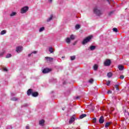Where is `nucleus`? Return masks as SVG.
Here are the masks:
<instances>
[{"label":"nucleus","instance_id":"39448f33","mask_svg":"<svg viewBox=\"0 0 129 129\" xmlns=\"http://www.w3.org/2000/svg\"><path fill=\"white\" fill-rule=\"evenodd\" d=\"M16 51L17 53H20L23 51V47L22 46H18L16 47Z\"/></svg>","mask_w":129,"mask_h":129},{"label":"nucleus","instance_id":"c85d7f7f","mask_svg":"<svg viewBox=\"0 0 129 129\" xmlns=\"http://www.w3.org/2000/svg\"><path fill=\"white\" fill-rule=\"evenodd\" d=\"M52 19H53V17H50L49 18H48V19H47V22H50V21H52Z\"/></svg>","mask_w":129,"mask_h":129},{"label":"nucleus","instance_id":"4468645a","mask_svg":"<svg viewBox=\"0 0 129 129\" xmlns=\"http://www.w3.org/2000/svg\"><path fill=\"white\" fill-rule=\"evenodd\" d=\"M86 114H83L80 116V119H82V118H84V117H86Z\"/></svg>","mask_w":129,"mask_h":129},{"label":"nucleus","instance_id":"de8ad7c7","mask_svg":"<svg viewBox=\"0 0 129 129\" xmlns=\"http://www.w3.org/2000/svg\"><path fill=\"white\" fill-rule=\"evenodd\" d=\"M50 17H53V15H51L50 16Z\"/></svg>","mask_w":129,"mask_h":129},{"label":"nucleus","instance_id":"c9c22d12","mask_svg":"<svg viewBox=\"0 0 129 129\" xmlns=\"http://www.w3.org/2000/svg\"><path fill=\"white\" fill-rule=\"evenodd\" d=\"M120 79H123V78H124V76H120Z\"/></svg>","mask_w":129,"mask_h":129},{"label":"nucleus","instance_id":"473e14b6","mask_svg":"<svg viewBox=\"0 0 129 129\" xmlns=\"http://www.w3.org/2000/svg\"><path fill=\"white\" fill-rule=\"evenodd\" d=\"M109 84H110V81H108L106 82V85L107 86H109Z\"/></svg>","mask_w":129,"mask_h":129},{"label":"nucleus","instance_id":"c756f323","mask_svg":"<svg viewBox=\"0 0 129 129\" xmlns=\"http://www.w3.org/2000/svg\"><path fill=\"white\" fill-rule=\"evenodd\" d=\"M12 57V54H8L6 55V58H11Z\"/></svg>","mask_w":129,"mask_h":129},{"label":"nucleus","instance_id":"2eb2a0df","mask_svg":"<svg viewBox=\"0 0 129 129\" xmlns=\"http://www.w3.org/2000/svg\"><path fill=\"white\" fill-rule=\"evenodd\" d=\"M44 123H45V120H44V119L39 121V124L40 125H44Z\"/></svg>","mask_w":129,"mask_h":129},{"label":"nucleus","instance_id":"20e7f679","mask_svg":"<svg viewBox=\"0 0 129 129\" xmlns=\"http://www.w3.org/2000/svg\"><path fill=\"white\" fill-rule=\"evenodd\" d=\"M105 66H110V64H111V61L110 59H106L104 62Z\"/></svg>","mask_w":129,"mask_h":129},{"label":"nucleus","instance_id":"a211bd4d","mask_svg":"<svg viewBox=\"0 0 129 129\" xmlns=\"http://www.w3.org/2000/svg\"><path fill=\"white\" fill-rule=\"evenodd\" d=\"M93 68H94V70H95V71H96V70L98 69V65L95 64L93 67Z\"/></svg>","mask_w":129,"mask_h":129},{"label":"nucleus","instance_id":"393cba45","mask_svg":"<svg viewBox=\"0 0 129 129\" xmlns=\"http://www.w3.org/2000/svg\"><path fill=\"white\" fill-rule=\"evenodd\" d=\"M76 58V56H75V55L71 56V60H72V61H73V60H75Z\"/></svg>","mask_w":129,"mask_h":129},{"label":"nucleus","instance_id":"e433bc0d","mask_svg":"<svg viewBox=\"0 0 129 129\" xmlns=\"http://www.w3.org/2000/svg\"><path fill=\"white\" fill-rule=\"evenodd\" d=\"M77 42L78 41H76L74 42V43H73V45L75 46V45H76V44H77Z\"/></svg>","mask_w":129,"mask_h":129},{"label":"nucleus","instance_id":"aec40b11","mask_svg":"<svg viewBox=\"0 0 129 129\" xmlns=\"http://www.w3.org/2000/svg\"><path fill=\"white\" fill-rule=\"evenodd\" d=\"M49 51L50 52V53H54V50L53 49V47H50L49 48Z\"/></svg>","mask_w":129,"mask_h":129},{"label":"nucleus","instance_id":"f257e3e1","mask_svg":"<svg viewBox=\"0 0 129 129\" xmlns=\"http://www.w3.org/2000/svg\"><path fill=\"white\" fill-rule=\"evenodd\" d=\"M92 35H90L86 37L85 39L83 40V41L82 42V44L83 45H85V44H87L89 42H90V40L92 39Z\"/></svg>","mask_w":129,"mask_h":129},{"label":"nucleus","instance_id":"423d86ee","mask_svg":"<svg viewBox=\"0 0 129 129\" xmlns=\"http://www.w3.org/2000/svg\"><path fill=\"white\" fill-rule=\"evenodd\" d=\"M45 60H46V62H52L53 58L46 56L45 57Z\"/></svg>","mask_w":129,"mask_h":129},{"label":"nucleus","instance_id":"8fccbe9b","mask_svg":"<svg viewBox=\"0 0 129 129\" xmlns=\"http://www.w3.org/2000/svg\"><path fill=\"white\" fill-rule=\"evenodd\" d=\"M62 110H64V109L62 108Z\"/></svg>","mask_w":129,"mask_h":129},{"label":"nucleus","instance_id":"79ce46f5","mask_svg":"<svg viewBox=\"0 0 129 129\" xmlns=\"http://www.w3.org/2000/svg\"><path fill=\"white\" fill-rule=\"evenodd\" d=\"M26 129H29V128H30V126H26Z\"/></svg>","mask_w":129,"mask_h":129},{"label":"nucleus","instance_id":"dca6fc26","mask_svg":"<svg viewBox=\"0 0 129 129\" xmlns=\"http://www.w3.org/2000/svg\"><path fill=\"white\" fill-rule=\"evenodd\" d=\"M95 48H96L95 46L92 45L90 47V49L91 51H93V50H95Z\"/></svg>","mask_w":129,"mask_h":129},{"label":"nucleus","instance_id":"ddd939ff","mask_svg":"<svg viewBox=\"0 0 129 129\" xmlns=\"http://www.w3.org/2000/svg\"><path fill=\"white\" fill-rule=\"evenodd\" d=\"M66 42L67 43V44H70V43H71V39L70 38L68 37L66 39Z\"/></svg>","mask_w":129,"mask_h":129},{"label":"nucleus","instance_id":"a878e982","mask_svg":"<svg viewBox=\"0 0 129 129\" xmlns=\"http://www.w3.org/2000/svg\"><path fill=\"white\" fill-rule=\"evenodd\" d=\"M44 30H45V27H42L41 28H40L39 29V32H43V31H44Z\"/></svg>","mask_w":129,"mask_h":129},{"label":"nucleus","instance_id":"f3484780","mask_svg":"<svg viewBox=\"0 0 129 129\" xmlns=\"http://www.w3.org/2000/svg\"><path fill=\"white\" fill-rule=\"evenodd\" d=\"M107 77H108V78H110L111 77H112V73H108L107 75Z\"/></svg>","mask_w":129,"mask_h":129},{"label":"nucleus","instance_id":"6ab92c4d","mask_svg":"<svg viewBox=\"0 0 129 129\" xmlns=\"http://www.w3.org/2000/svg\"><path fill=\"white\" fill-rule=\"evenodd\" d=\"M111 123V122H106L105 125V127H108V126H109V124H110Z\"/></svg>","mask_w":129,"mask_h":129},{"label":"nucleus","instance_id":"72a5a7b5","mask_svg":"<svg viewBox=\"0 0 129 129\" xmlns=\"http://www.w3.org/2000/svg\"><path fill=\"white\" fill-rule=\"evenodd\" d=\"M5 54V51L0 53V57H2Z\"/></svg>","mask_w":129,"mask_h":129},{"label":"nucleus","instance_id":"4be33fe9","mask_svg":"<svg viewBox=\"0 0 129 129\" xmlns=\"http://www.w3.org/2000/svg\"><path fill=\"white\" fill-rule=\"evenodd\" d=\"M70 39L71 40H75V36L74 35H71L70 36Z\"/></svg>","mask_w":129,"mask_h":129},{"label":"nucleus","instance_id":"c03bdc74","mask_svg":"<svg viewBox=\"0 0 129 129\" xmlns=\"http://www.w3.org/2000/svg\"><path fill=\"white\" fill-rule=\"evenodd\" d=\"M31 55H32V53L29 54H28V57H30Z\"/></svg>","mask_w":129,"mask_h":129},{"label":"nucleus","instance_id":"f8f14e48","mask_svg":"<svg viewBox=\"0 0 129 129\" xmlns=\"http://www.w3.org/2000/svg\"><path fill=\"white\" fill-rule=\"evenodd\" d=\"M118 69H119V70H120V71H122V70L124 69V67H123V66L119 65L118 66Z\"/></svg>","mask_w":129,"mask_h":129},{"label":"nucleus","instance_id":"49530a36","mask_svg":"<svg viewBox=\"0 0 129 129\" xmlns=\"http://www.w3.org/2000/svg\"><path fill=\"white\" fill-rule=\"evenodd\" d=\"M108 3H109V4H110V3L109 2V0H107Z\"/></svg>","mask_w":129,"mask_h":129},{"label":"nucleus","instance_id":"f704fd0d","mask_svg":"<svg viewBox=\"0 0 129 129\" xmlns=\"http://www.w3.org/2000/svg\"><path fill=\"white\" fill-rule=\"evenodd\" d=\"M93 122H94L95 123V122H96V118H94L93 119Z\"/></svg>","mask_w":129,"mask_h":129},{"label":"nucleus","instance_id":"ea45409f","mask_svg":"<svg viewBox=\"0 0 129 129\" xmlns=\"http://www.w3.org/2000/svg\"><path fill=\"white\" fill-rule=\"evenodd\" d=\"M4 71H6V72H7L8 69H7V68H5L4 69Z\"/></svg>","mask_w":129,"mask_h":129},{"label":"nucleus","instance_id":"f03ea898","mask_svg":"<svg viewBox=\"0 0 129 129\" xmlns=\"http://www.w3.org/2000/svg\"><path fill=\"white\" fill-rule=\"evenodd\" d=\"M93 13L97 16H100V15H102V12H101L98 7H95L94 8Z\"/></svg>","mask_w":129,"mask_h":129},{"label":"nucleus","instance_id":"b1692460","mask_svg":"<svg viewBox=\"0 0 129 129\" xmlns=\"http://www.w3.org/2000/svg\"><path fill=\"white\" fill-rule=\"evenodd\" d=\"M79 29H80V25L79 24L76 25V30H79Z\"/></svg>","mask_w":129,"mask_h":129},{"label":"nucleus","instance_id":"412c9836","mask_svg":"<svg viewBox=\"0 0 129 129\" xmlns=\"http://www.w3.org/2000/svg\"><path fill=\"white\" fill-rule=\"evenodd\" d=\"M7 33V30H3L2 31H1V35H5V34Z\"/></svg>","mask_w":129,"mask_h":129},{"label":"nucleus","instance_id":"37998d69","mask_svg":"<svg viewBox=\"0 0 129 129\" xmlns=\"http://www.w3.org/2000/svg\"><path fill=\"white\" fill-rule=\"evenodd\" d=\"M78 98H80V96H77V97H76V99H78Z\"/></svg>","mask_w":129,"mask_h":129},{"label":"nucleus","instance_id":"a18cd8bd","mask_svg":"<svg viewBox=\"0 0 129 129\" xmlns=\"http://www.w3.org/2000/svg\"><path fill=\"white\" fill-rule=\"evenodd\" d=\"M48 1L49 2V3H52V0H48Z\"/></svg>","mask_w":129,"mask_h":129},{"label":"nucleus","instance_id":"9b49d317","mask_svg":"<svg viewBox=\"0 0 129 129\" xmlns=\"http://www.w3.org/2000/svg\"><path fill=\"white\" fill-rule=\"evenodd\" d=\"M32 95L33 97H37V96L39 95V93H38V92H33Z\"/></svg>","mask_w":129,"mask_h":129},{"label":"nucleus","instance_id":"4c0bfd02","mask_svg":"<svg viewBox=\"0 0 129 129\" xmlns=\"http://www.w3.org/2000/svg\"><path fill=\"white\" fill-rule=\"evenodd\" d=\"M37 52H38V51H34L32 52V53H33V54H37Z\"/></svg>","mask_w":129,"mask_h":129},{"label":"nucleus","instance_id":"9d476101","mask_svg":"<svg viewBox=\"0 0 129 129\" xmlns=\"http://www.w3.org/2000/svg\"><path fill=\"white\" fill-rule=\"evenodd\" d=\"M74 121H75V117H71L69 120V123L71 124V123H73Z\"/></svg>","mask_w":129,"mask_h":129},{"label":"nucleus","instance_id":"a19ab883","mask_svg":"<svg viewBox=\"0 0 129 129\" xmlns=\"http://www.w3.org/2000/svg\"><path fill=\"white\" fill-rule=\"evenodd\" d=\"M107 93L108 94H110V93H111V91H110V90L108 91Z\"/></svg>","mask_w":129,"mask_h":129},{"label":"nucleus","instance_id":"09e8293b","mask_svg":"<svg viewBox=\"0 0 129 129\" xmlns=\"http://www.w3.org/2000/svg\"><path fill=\"white\" fill-rule=\"evenodd\" d=\"M27 104H25V106H27Z\"/></svg>","mask_w":129,"mask_h":129},{"label":"nucleus","instance_id":"bb28decb","mask_svg":"<svg viewBox=\"0 0 129 129\" xmlns=\"http://www.w3.org/2000/svg\"><path fill=\"white\" fill-rule=\"evenodd\" d=\"M113 32H115V33H117L118 32V30H117V28H113Z\"/></svg>","mask_w":129,"mask_h":129},{"label":"nucleus","instance_id":"7c9ffc66","mask_svg":"<svg viewBox=\"0 0 129 129\" xmlns=\"http://www.w3.org/2000/svg\"><path fill=\"white\" fill-rule=\"evenodd\" d=\"M115 88L116 89V90H119V89L118 88V85H115Z\"/></svg>","mask_w":129,"mask_h":129},{"label":"nucleus","instance_id":"7ed1b4c3","mask_svg":"<svg viewBox=\"0 0 129 129\" xmlns=\"http://www.w3.org/2000/svg\"><path fill=\"white\" fill-rule=\"evenodd\" d=\"M28 11H29V7L26 6L21 9L20 13L21 14H25L27 13Z\"/></svg>","mask_w":129,"mask_h":129},{"label":"nucleus","instance_id":"6e6552de","mask_svg":"<svg viewBox=\"0 0 129 129\" xmlns=\"http://www.w3.org/2000/svg\"><path fill=\"white\" fill-rule=\"evenodd\" d=\"M33 89H28V91H27V95L28 96H30V95H33Z\"/></svg>","mask_w":129,"mask_h":129},{"label":"nucleus","instance_id":"2f4dec72","mask_svg":"<svg viewBox=\"0 0 129 129\" xmlns=\"http://www.w3.org/2000/svg\"><path fill=\"white\" fill-rule=\"evenodd\" d=\"M89 83H91L92 84V83H93V79H91L89 80Z\"/></svg>","mask_w":129,"mask_h":129},{"label":"nucleus","instance_id":"1a4fd4ad","mask_svg":"<svg viewBox=\"0 0 129 129\" xmlns=\"http://www.w3.org/2000/svg\"><path fill=\"white\" fill-rule=\"evenodd\" d=\"M99 123H103L104 122V117L103 116H101L99 119Z\"/></svg>","mask_w":129,"mask_h":129},{"label":"nucleus","instance_id":"5701e85b","mask_svg":"<svg viewBox=\"0 0 129 129\" xmlns=\"http://www.w3.org/2000/svg\"><path fill=\"white\" fill-rule=\"evenodd\" d=\"M17 15L16 12H13L12 14H10V17H14Z\"/></svg>","mask_w":129,"mask_h":129},{"label":"nucleus","instance_id":"0eeeda50","mask_svg":"<svg viewBox=\"0 0 129 129\" xmlns=\"http://www.w3.org/2000/svg\"><path fill=\"white\" fill-rule=\"evenodd\" d=\"M50 71H51V70L50 69L46 68V69H43V70L42 71V73L44 74H46V73H49Z\"/></svg>","mask_w":129,"mask_h":129},{"label":"nucleus","instance_id":"cd10ccee","mask_svg":"<svg viewBox=\"0 0 129 129\" xmlns=\"http://www.w3.org/2000/svg\"><path fill=\"white\" fill-rule=\"evenodd\" d=\"M11 100L13 101H17V100H18V99L16 97H13L11 98Z\"/></svg>","mask_w":129,"mask_h":129},{"label":"nucleus","instance_id":"58836bf2","mask_svg":"<svg viewBox=\"0 0 129 129\" xmlns=\"http://www.w3.org/2000/svg\"><path fill=\"white\" fill-rule=\"evenodd\" d=\"M112 14H113V12H111L109 13V16H111V15H112Z\"/></svg>","mask_w":129,"mask_h":129}]
</instances>
